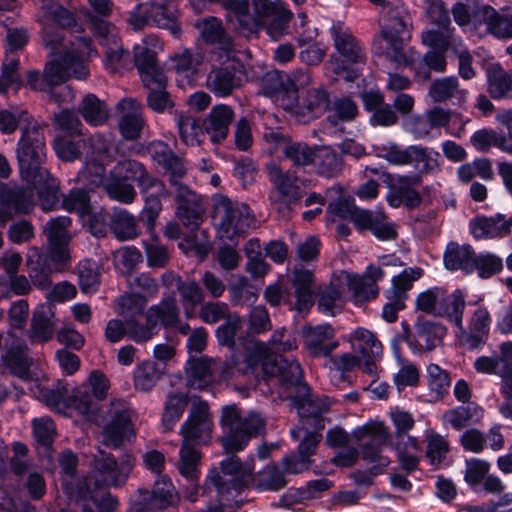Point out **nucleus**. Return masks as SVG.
I'll use <instances>...</instances> for the list:
<instances>
[{"label":"nucleus","mask_w":512,"mask_h":512,"mask_svg":"<svg viewBox=\"0 0 512 512\" xmlns=\"http://www.w3.org/2000/svg\"><path fill=\"white\" fill-rule=\"evenodd\" d=\"M35 2L39 6L37 21L41 26L42 42L50 59L43 74L37 71L28 73V85L32 89L46 92L58 104L71 102L73 91L62 84L70 77L85 79L89 74L87 61L97 55V51L90 38L77 37L71 41L60 31L76 25L74 13L55 0Z\"/></svg>","instance_id":"1"},{"label":"nucleus","mask_w":512,"mask_h":512,"mask_svg":"<svg viewBox=\"0 0 512 512\" xmlns=\"http://www.w3.org/2000/svg\"><path fill=\"white\" fill-rule=\"evenodd\" d=\"M222 6L227 20L244 31L254 33L265 27L273 40L288 33L292 13L279 1L253 0L252 11L248 0H223Z\"/></svg>","instance_id":"2"},{"label":"nucleus","mask_w":512,"mask_h":512,"mask_svg":"<svg viewBox=\"0 0 512 512\" xmlns=\"http://www.w3.org/2000/svg\"><path fill=\"white\" fill-rule=\"evenodd\" d=\"M382 8L380 16L381 37L386 43L385 54L391 61L398 65L410 66L418 79H429L427 70L420 71L416 67V61L420 54L410 50L409 56L404 50L407 28L410 22L409 14L401 0H369Z\"/></svg>","instance_id":"3"},{"label":"nucleus","mask_w":512,"mask_h":512,"mask_svg":"<svg viewBox=\"0 0 512 512\" xmlns=\"http://www.w3.org/2000/svg\"><path fill=\"white\" fill-rule=\"evenodd\" d=\"M214 422L207 402H193L187 419L181 425L182 446L179 452L178 469L183 477L194 479L197 465L200 464V452L194 445L207 444L212 439Z\"/></svg>","instance_id":"4"},{"label":"nucleus","mask_w":512,"mask_h":512,"mask_svg":"<svg viewBox=\"0 0 512 512\" xmlns=\"http://www.w3.org/2000/svg\"><path fill=\"white\" fill-rule=\"evenodd\" d=\"M111 146V137L101 134L78 140L59 137L54 141L55 153L64 161H73L85 154L84 167L78 179L88 185H97L103 181V162L108 160Z\"/></svg>","instance_id":"5"},{"label":"nucleus","mask_w":512,"mask_h":512,"mask_svg":"<svg viewBox=\"0 0 512 512\" xmlns=\"http://www.w3.org/2000/svg\"><path fill=\"white\" fill-rule=\"evenodd\" d=\"M234 365L244 375L262 372L266 376H278L290 384L298 383L302 376L301 366L296 359L288 360L270 355L265 342L260 341L249 342L241 358L234 359Z\"/></svg>","instance_id":"6"},{"label":"nucleus","mask_w":512,"mask_h":512,"mask_svg":"<svg viewBox=\"0 0 512 512\" xmlns=\"http://www.w3.org/2000/svg\"><path fill=\"white\" fill-rule=\"evenodd\" d=\"M331 31L338 56L331 57L325 65V74L332 80L354 81L358 77V70L351 65L364 63V50L350 29L342 23L334 24Z\"/></svg>","instance_id":"7"},{"label":"nucleus","mask_w":512,"mask_h":512,"mask_svg":"<svg viewBox=\"0 0 512 512\" xmlns=\"http://www.w3.org/2000/svg\"><path fill=\"white\" fill-rule=\"evenodd\" d=\"M220 425L223 434L220 438L226 453L242 451L250 439L264 430L265 422L262 416L250 412L242 416L236 406H226L222 409Z\"/></svg>","instance_id":"8"},{"label":"nucleus","mask_w":512,"mask_h":512,"mask_svg":"<svg viewBox=\"0 0 512 512\" xmlns=\"http://www.w3.org/2000/svg\"><path fill=\"white\" fill-rule=\"evenodd\" d=\"M22 136L17 146V159L22 177L29 184L47 180L49 171L41 166L46 156L44 135L36 122L21 127Z\"/></svg>","instance_id":"9"},{"label":"nucleus","mask_w":512,"mask_h":512,"mask_svg":"<svg viewBox=\"0 0 512 512\" xmlns=\"http://www.w3.org/2000/svg\"><path fill=\"white\" fill-rule=\"evenodd\" d=\"M254 472V458L249 457L242 464L236 456H229L221 462L220 471L213 469L207 475V484L216 488L217 495L225 504L239 503L237 499L241 491L247 486Z\"/></svg>","instance_id":"10"},{"label":"nucleus","mask_w":512,"mask_h":512,"mask_svg":"<svg viewBox=\"0 0 512 512\" xmlns=\"http://www.w3.org/2000/svg\"><path fill=\"white\" fill-rule=\"evenodd\" d=\"M466 296L461 289H455L451 294L441 286L430 287L420 292L415 299V308L423 313L445 317L459 331H463V314Z\"/></svg>","instance_id":"11"},{"label":"nucleus","mask_w":512,"mask_h":512,"mask_svg":"<svg viewBox=\"0 0 512 512\" xmlns=\"http://www.w3.org/2000/svg\"><path fill=\"white\" fill-rule=\"evenodd\" d=\"M213 223L220 238L234 240L248 232L253 224L249 207L232 201L227 196H213Z\"/></svg>","instance_id":"12"},{"label":"nucleus","mask_w":512,"mask_h":512,"mask_svg":"<svg viewBox=\"0 0 512 512\" xmlns=\"http://www.w3.org/2000/svg\"><path fill=\"white\" fill-rule=\"evenodd\" d=\"M133 466L134 460L129 455H125L118 462L111 454L99 451L94 459L93 470L84 481L85 489L93 487L95 490H102L121 485L127 480Z\"/></svg>","instance_id":"13"},{"label":"nucleus","mask_w":512,"mask_h":512,"mask_svg":"<svg viewBox=\"0 0 512 512\" xmlns=\"http://www.w3.org/2000/svg\"><path fill=\"white\" fill-rule=\"evenodd\" d=\"M206 62L210 66L205 80L206 88L217 97L229 96L240 85L236 76V51L211 54Z\"/></svg>","instance_id":"14"},{"label":"nucleus","mask_w":512,"mask_h":512,"mask_svg":"<svg viewBox=\"0 0 512 512\" xmlns=\"http://www.w3.org/2000/svg\"><path fill=\"white\" fill-rule=\"evenodd\" d=\"M271 87L265 91L273 101L285 110L294 109L299 100V90L311 83V76L307 71L295 70L290 74H271L265 79Z\"/></svg>","instance_id":"15"},{"label":"nucleus","mask_w":512,"mask_h":512,"mask_svg":"<svg viewBox=\"0 0 512 512\" xmlns=\"http://www.w3.org/2000/svg\"><path fill=\"white\" fill-rule=\"evenodd\" d=\"M351 436L356 441L369 439V442L362 446L361 454L373 469L378 470L388 466L389 459L382 455V449L388 443L390 434L383 422L369 421L353 429Z\"/></svg>","instance_id":"16"},{"label":"nucleus","mask_w":512,"mask_h":512,"mask_svg":"<svg viewBox=\"0 0 512 512\" xmlns=\"http://www.w3.org/2000/svg\"><path fill=\"white\" fill-rule=\"evenodd\" d=\"M176 18L177 12L167 0H152L150 3L138 4L131 11L128 23L134 30H139L151 23L178 35L180 29L176 24Z\"/></svg>","instance_id":"17"},{"label":"nucleus","mask_w":512,"mask_h":512,"mask_svg":"<svg viewBox=\"0 0 512 512\" xmlns=\"http://www.w3.org/2000/svg\"><path fill=\"white\" fill-rule=\"evenodd\" d=\"M159 41L154 36H146L142 44L134 46V61L140 78L148 90L166 88L167 78L156 63V48Z\"/></svg>","instance_id":"18"},{"label":"nucleus","mask_w":512,"mask_h":512,"mask_svg":"<svg viewBox=\"0 0 512 512\" xmlns=\"http://www.w3.org/2000/svg\"><path fill=\"white\" fill-rule=\"evenodd\" d=\"M267 173L274 188L270 194L271 204L279 213H284L292 203L302 197V192L297 185V177L289 171L284 172L274 162L267 165Z\"/></svg>","instance_id":"19"},{"label":"nucleus","mask_w":512,"mask_h":512,"mask_svg":"<svg viewBox=\"0 0 512 512\" xmlns=\"http://www.w3.org/2000/svg\"><path fill=\"white\" fill-rule=\"evenodd\" d=\"M132 415L133 411L126 402L115 400L111 403V420L103 430V443L106 446L117 448L134 437Z\"/></svg>","instance_id":"20"},{"label":"nucleus","mask_w":512,"mask_h":512,"mask_svg":"<svg viewBox=\"0 0 512 512\" xmlns=\"http://www.w3.org/2000/svg\"><path fill=\"white\" fill-rule=\"evenodd\" d=\"M227 375L228 364L220 358L202 356L189 360L186 365L187 384L193 389H205Z\"/></svg>","instance_id":"21"},{"label":"nucleus","mask_w":512,"mask_h":512,"mask_svg":"<svg viewBox=\"0 0 512 512\" xmlns=\"http://www.w3.org/2000/svg\"><path fill=\"white\" fill-rule=\"evenodd\" d=\"M70 224L69 217L60 216L51 219L44 228L49 243L48 257L55 264L56 271L63 270L71 259L68 249L70 241L68 227Z\"/></svg>","instance_id":"22"},{"label":"nucleus","mask_w":512,"mask_h":512,"mask_svg":"<svg viewBox=\"0 0 512 512\" xmlns=\"http://www.w3.org/2000/svg\"><path fill=\"white\" fill-rule=\"evenodd\" d=\"M335 335V328L328 323L304 325L301 328L303 350L312 358H326L339 347Z\"/></svg>","instance_id":"23"},{"label":"nucleus","mask_w":512,"mask_h":512,"mask_svg":"<svg viewBox=\"0 0 512 512\" xmlns=\"http://www.w3.org/2000/svg\"><path fill=\"white\" fill-rule=\"evenodd\" d=\"M9 52L2 64V73L0 75V93H5L8 88H13L17 91L21 85L22 80L18 71L19 59L11 55L28 42V33L23 28L8 29L6 34Z\"/></svg>","instance_id":"24"},{"label":"nucleus","mask_w":512,"mask_h":512,"mask_svg":"<svg viewBox=\"0 0 512 512\" xmlns=\"http://www.w3.org/2000/svg\"><path fill=\"white\" fill-rule=\"evenodd\" d=\"M90 20L92 31L104 49L105 65L109 69L115 70L124 55L118 30L113 24L99 20L95 16H90Z\"/></svg>","instance_id":"25"},{"label":"nucleus","mask_w":512,"mask_h":512,"mask_svg":"<svg viewBox=\"0 0 512 512\" xmlns=\"http://www.w3.org/2000/svg\"><path fill=\"white\" fill-rule=\"evenodd\" d=\"M137 184L145 200L141 215L145 219L148 228L152 230L161 211V200L168 193L165 185L147 171L138 178Z\"/></svg>","instance_id":"26"},{"label":"nucleus","mask_w":512,"mask_h":512,"mask_svg":"<svg viewBox=\"0 0 512 512\" xmlns=\"http://www.w3.org/2000/svg\"><path fill=\"white\" fill-rule=\"evenodd\" d=\"M491 464L483 459L471 458L465 463V482L478 491L482 486L486 493L501 494L505 490L503 481L494 474H489Z\"/></svg>","instance_id":"27"},{"label":"nucleus","mask_w":512,"mask_h":512,"mask_svg":"<svg viewBox=\"0 0 512 512\" xmlns=\"http://www.w3.org/2000/svg\"><path fill=\"white\" fill-rule=\"evenodd\" d=\"M1 360L9 371L23 379L29 378V358L27 357V347L23 341L12 332L0 343Z\"/></svg>","instance_id":"28"},{"label":"nucleus","mask_w":512,"mask_h":512,"mask_svg":"<svg viewBox=\"0 0 512 512\" xmlns=\"http://www.w3.org/2000/svg\"><path fill=\"white\" fill-rule=\"evenodd\" d=\"M194 27L205 43L216 45L207 56L235 51L232 38L226 33L218 18L213 16L200 18L195 21Z\"/></svg>","instance_id":"29"},{"label":"nucleus","mask_w":512,"mask_h":512,"mask_svg":"<svg viewBox=\"0 0 512 512\" xmlns=\"http://www.w3.org/2000/svg\"><path fill=\"white\" fill-rule=\"evenodd\" d=\"M445 334L446 328L440 323L428 320L418 321L407 343L413 353L430 351L441 343Z\"/></svg>","instance_id":"30"},{"label":"nucleus","mask_w":512,"mask_h":512,"mask_svg":"<svg viewBox=\"0 0 512 512\" xmlns=\"http://www.w3.org/2000/svg\"><path fill=\"white\" fill-rule=\"evenodd\" d=\"M176 500L177 494L172 482L166 477H161L155 482L151 493L139 496V500L134 503V509L137 512L161 510L174 504Z\"/></svg>","instance_id":"31"},{"label":"nucleus","mask_w":512,"mask_h":512,"mask_svg":"<svg viewBox=\"0 0 512 512\" xmlns=\"http://www.w3.org/2000/svg\"><path fill=\"white\" fill-rule=\"evenodd\" d=\"M476 26L485 25V31L498 39H512V13L500 14L490 6L475 10Z\"/></svg>","instance_id":"32"},{"label":"nucleus","mask_w":512,"mask_h":512,"mask_svg":"<svg viewBox=\"0 0 512 512\" xmlns=\"http://www.w3.org/2000/svg\"><path fill=\"white\" fill-rule=\"evenodd\" d=\"M469 228L476 239L501 238L511 232L512 216L506 218L500 213L490 217L479 216L470 221Z\"/></svg>","instance_id":"33"},{"label":"nucleus","mask_w":512,"mask_h":512,"mask_svg":"<svg viewBox=\"0 0 512 512\" xmlns=\"http://www.w3.org/2000/svg\"><path fill=\"white\" fill-rule=\"evenodd\" d=\"M233 118L234 111L226 104L215 105L210 110L204 119L203 127L212 143L220 144L227 138Z\"/></svg>","instance_id":"34"},{"label":"nucleus","mask_w":512,"mask_h":512,"mask_svg":"<svg viewBox=\"0 0 512 512\" xmlns=\"http://www.w3.org/2000/svg\"><path fill=\"white\" fill-rule=\"evenodd\" d=\"M33 191L31 188L9 189L5 199L0 200V226L10 220L14 213H27L33 207Z\"/></svg>","instance_id":"35"},{"label":"nucleus","mask_w":512,"mask_h":512,"mask_svg":"<svg viewBox=\"0 0 512 512\" xmlns=\"http://www.w3.org/2000/svg\"><path fill=\"white\" fill-rule=\"evenodd\" d=\"M117 107L122 113L119 127L123 137L130 140L138 138L144 125L141 105L129 98L119 102Z\"/></svg>","instance_id":"36"},{"label":"nucleus","mask_w":512,"mask_h":512,"mask_svg":"<svg viewBox=\"0 0 512 512\" xmlns=\"http://www.w3.org/2000/svg\"><path fill=\"white\" fill-rule=\"evenodd\" d=\"M344 339L350 344L352 351L361 357L381 359L383 346L370 330L357 327L347 334Z\"/></svg>","instance_id":"37"},{"label":"nucleus","mask_w":512,"mask_h":512,"mask_svg":"<svg viewBox=\"0 0 512 512\" xmlns=\"http://www.w3.org/2000/svg\"><path fill=\"white\" fill-rule=\"evenodd\" d=\"M474 256L475 252L470 245L451 242L445 249L443 261L448 270H461L465 274H471L475 271Z\"/></svg>","instance_id":"38"},{"label":"nucleus","mask_w":512,"mask_h":512,"mask_svg":"<svg viewBox=\"0 0 512 512\" xmlns=\"http://www.w3.org/2000/svg\"><path fill=\"white\" fill-rule=\"evenodd\" d=\"M54 312L50 306L40 305L34 312L28 336L32 342H47L54 335Z\"/></svg>","instance_id":"39"},{"label":"nucleus","mask_w":512,"mask_h":512,"mask_svg":"<svg viewBox=\"0 0 512 512\" xmlns=\"http://www.w3.org/2000/svg\"><path fill=\"white\" fill-rule=\"evenodd\" d=\"M153 158L161 164L171 175L170 182L178 187L179 196H184L186 193L190 194L186 187L179 184L180 179L185 174V168L179 158H177L172 151L164 144L158 143L153 147Z\"/></svg>","instance_id":"40"},{"label":"nucleus","mask_w":512,"mask_h":512,"mask_svg":"<svg viewBox=\"0 0 512 512\" xmlns=\"http://www.w3.org/2000/svg\"><path fill=\"white\" fill-rule=\"evenodd\" d=\"M48 259L49 257L44 256L36 247L28 250L26 264L29 277L34 286L41 290H48L51 285L50 274L52 268L47 262Z\"/></svg>","instance_id":"41"},{"label":"nucleus","mask_w":512,"mask_h":512,"mask_svg":"<svg viewBox=\"0 0 512 512\" xmlns=\"http://www.w3.org/2000/svg\"><path fill=\"white\" fill-rule=\"evenodd\" d=\"M207 59L205 54L197 51L193 54L185 50L176 55L173 59L174 69L177 73V82L179 86L191 85L195 80L198 67Z\"/></svg>","instance_id":"42"},{"label":"nucleus","mask_w":512,"mask_h":512,"mask_svg":"<svg viewBox=\"0 0 512 512\" xmlns=\"http://www.w3.org/2000/svg\"><path fill=\"white\" fill-rule=\"evenodd\" d=\"M410 165H413L422 174L435 175L442 169L440 153L432 147L412 145Z\"/></svg>","instance_id":"43"},{"label":"nucleus","mask_w":512,"mask_h":512,"mask_svg":"<svg viewBox=\"0 0 512 512\" xmlns=\"http://www.w3.org/2000/svg\"><path fill=\"white\" fill-rule=\"evenodd\" d=\"M312 273L308 270L296 269L293 275V286L295 288V303L292 308L298 314L306 313L313 305L312 299Z\"/></svg>","instance_id":"44"},{"label":"nucleus","mask_w":512,"mask_h":512,"mask_svg":"<svg viewBox=\"0 0 512 512\" xmlns=\"http://www.w3.org/2000/svg\"><path fill=\"white\" fill-rule=\"evenodd\" d=\"M179 319V307L173 296L163 298L158 304L152 305L146 311V321L164 327L176 326Z\"/></svg>","instance_id":"45"},{"label":"nucleus","mask_w":512,"mask_h":512,"mask_svg":"<svg viewBox=\"0 0 512 512\" xmlns=\"http://www.w3.org/2000/svg\"><path fill=\"white\" fill-rule=\"evenodd\" d=\"M422 43L434 50L445 52L452 49L458 51L463 44L462 40L454 35V29L451 25L445 28L428 29L422 32Z\"/></svg>","instance_id":"46"},{"label":"nucleus","mask_w":512,"mask_h":512,"mask_svg":"<svg viewBox=\"0 0 512 512\" xmlns=\"http://www.w3.org/2000/svg\"><path fill=\"white\" fill-rule=\"evenodd\" d=\"M428 96L433 102H446L456 98L459 102L465 101L467 92L459 88L457 77L449 76L434 80L428 90Z\"/></svg>","instance_id":"47"},{"label":"nucleus","mask_w":512,"mask_h":512,"mask_svg":"<svg viewBox=\"0 0 512 512\" xmlns=\"http://www.w3.org/2000/svg\"><path fill=\"white\" fill-rule=\"evenodd\" d=\"M488 92L493 99H504L512 91V76L499 64H493L486 71Z\"/></svg>","instance_id":"48"},{"label":"nucleus","mask_w":512,"mask_h":512,"mask_svg":"<svg viewBox=\"0 0 512 512\" xmlns=\"http://www.w3.org/2000/svg\"><path fill=\"white\" fill-rule=\"evenodd\" d=\"M286 472L277 464H269L260 470L254 480L259 491H279L287 485Z\"/></svg>","instance_id":"49"},{"label":"nucleus","mask_w":512,"mask_h":512,"mask_svg":"<svg viewBox=\"0 0 512 512\" xmlns=\"http://www.w3.org/2000/svg\"><path fill=\"white\" fill-rule=\"evenodd\" d=\"M305 421L302 418L300 424L290 430V435L293 440L299 441L297 452L311 459L322 439V434L320 431L308 429Z\"/></svg>","instance_id":"50"},{"label":"nucleus","mask_w":512,"mask_h":512,"mask_svg":"<svg viewBox=\"0 0 512 512\" xmlns=\"http://www.w3.org/2000/svg\"><path fill=\"white\" fill-rule=\"evenodd\" d=\"M344 304V287L332 282L319 293L318 309L321 313L334 316L342 310Z\"/></svg>","instance_id":"51"},{"label":"nucleus","mask_w":512,"mask_h":512,"mask_svg":"<svg viewBox=\"0 0 512 512\" xmlns=\"http://www.w3.org/2000/svg\"><path fill=\"white\" fill-rule=\"evenodd\" d=\"M481 417L482 409L478 405L470 403L447 411L443 415V420L454 429L459 430L473 421H478Z\"/></svg>","instance_id":"52"},{"label":"nucleus","mask_w":512,"mask_h":512,"mask_svg":"<svg viewBox=\"0 0 512 512\" xmlns=\"http://www.w3.org/2000/svg\"><path fill=\"white\" fill-rule=\"evenodd\" d=\"M181 303L187 319L195 317V309L204 301V292L194 280L185 281L179 286Z\"/></svg>","instance_id":"53"},{"label":"nucleus","mask_w":512,"mask_h":512,"mask_svg":"<svg viewBox=\"0 0 512 512\" xmlns=\"http://www.w3.org/2000/svg\"><path fill=\"white\" fill-rule=\"evenodd\" d=\"M109 162V159L103 162V166ZM104 185V188L110 198L117 201L129 204L132 203L136 197V191L131 184H127L123 179L112 177L106 179L105 169L103 168V181L96 186ZM91 187L93 185H90Z\"/></svg>","instance_id":"54"},{"label":"nucleus","mask_w":512,"mask_h":512,"mask_svg":"<svg viewBox=\"0 0 512 512\" xmlns=\"http://www.w3.org/2000/svg\"><path fill=\"white\" fill-rule=\"evenodd\" d=\"M80 113L84 120L92 126L104 124L109 117L108 109L102 101L93 94L85 96L80 106Z\"/></svg>","instance_id":"55"},{"label":"nucleus","mask_w":512,"mask_h":512,"mask_svg":"<svg viewBox=\"0 0 512 512\" xmlns=\"http://www.w3.org/2000/svg\"><path fill=\"white\" fill-rule=\"evenodd\" d=\"M163 370L153 361L139 364L133 374L134 387L143 392L150 391L160 379Z\"/></svg>","instance_id":"56"},{"label":"nucleus","mask_w":512,"mask_h":512,"mask_svg":"<svg viewBox=\"0 0 512 512\" xmlns=\"http://www.w3.org/2000/svg\"><path fill=\"white\" fill-rule=\"evenodd\" d=\"M411 147L412 145L402 148L396 143L388 142L373 145V151L377 157L385 159L392 165L406 166L410 165Z\"/></svg>","instance_id":"57"},{"label":"nucleus","mask_w":512,"mask_h":512,"mask_svg":"<svg viewBox=\"0 0 512 512\" xmlns=\"http://www.w3.org/2000/svg\"><path fill=\"white\" fill-rule=\"evenodd\" d=\"M177 126L180 137L186 145H200L204 139V131L198 120L188 114H180L177 117Z\"/></svg>","instance_id":"58"},{"label":"nucleus","mask_w":512,"mask_h":512,"mask_svg":"<svg viewBox=\"0 0 512 512\" xmlns=\"http://www.w3.org/2000/svg\"><path fill=\"white\" fill-rule=\"evenodd\" d=\"M425 440L427 442L426 457L429 463L433 466L441 465L449 450L446 439L433 430H427Z\"/></svg>","instance_id":"59"},{"label":"nucleus","mask_w":512,"mask_h":512,"mask_svg":"<svg viewBox=\"0 0 512 512\" xmlns=\"http://www.w3.org/2000/svg\"><path fill=\"white\" fill-rule=\"evenodd\" d=\"M111 228L115 237L120 240H130L139 234L135 217L125 210L114 214Z\"/></svg>","instance_id":"60"},{"label":"nucleus","mask_w":512,"mask_h":512,"mask_svg":"<svg viewBox=\"0 0 512 512\" xmlns=\"http://www.w3.org/2000/svg\"><path fill=\"white\" fill-rule=\"evenodd\" d=\"M423 275V270L419 267L405 268L401 273L392 278V286L387 292L394 294L406 300L407 292L413 287L415 281Z\"/></svg>","instance_id":"61"},{"label":"nucleus","mask_w":512,"mask_h":512,"mask_svg":"<svg viewBox=\"0 0 512 512\" xmlns=\"http://www.w3.org/2000/svg\"><path fill=\"white\" fill-rule=\"evenodd\" d=\"M78 278L80 288L84 293H95L100 284L97 263L88 259L81 261L78 265Z\"/></svg>","instance_id":"62"},{"label":"nucleus","mask_w":512,"mask_h":512,"mask_svg":"<svg viewBox=\"0 0 512 512\" xmlns=\"http://www.w3.org/2000/svg\"><path fill=\"white\" fill-rule=\"evenodd\" d=\"M315 152L319 174L325 177H334L341 171V159L329 147L317 148Z\"/></svg>","instance_id":"63"},{"label":"nucleus","mask_w":512,"mask_h":512,"mask_svg":"<svg viewBox=\"0 0 512 512\" xmlns=\"http://www.w3.org/2000/svg\"><path fill=\"white\" fill-rule=\"evenodd\" d=\"M187 406V397L181 393L168 396L162 417L165 429L169 430L179 420Z\"/></svg>","instance_id":"64"}]
</instances>
